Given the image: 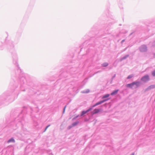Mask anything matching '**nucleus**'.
<instances>
[{
	"label": "nucleus",
	"mask_w": 155,
	"mask_h": 155,
	"mask_svg": "<svg viewBox=\"0 0 155 155\" xmlns=\"http://www.w3.org/2000/svg\"><path fill=\"white\" fill-rule=\"evenodd\" d=\"M141 85V82L140 81H135L131 83L126 84L125 86L126 87L129 88L131 89L137 88Z\"/></svg>",
	"instance_id": "f257e3e1"
},
{
	"label": "nucleus",
	"mask_w": 155,
	"mask_h": 155,
	"mask_svg": "<svg viewBox=\"0 0 155 155\" xmlns=\"http://www.w3.org/2000/svg\"><path fill=\"white\" fill-rule=\"evenodd\" d=\"M150 80L149 76L148 74H146L142 77L140 79L141 81L144 83H146Z\"/></svg>",
	"instance_id": "f03ea898"
},
{
	"label": "nucleus",
	"mask_w": 155,
	"mask_h": 155,
	"mask_svg": "<svg viewBox=\"0 0 155 155\" xmlns=\"http://www.w3.org/2000/svg\"><path fill=\"white\" fill-rule=\"evenodd\" d=\"M139 50L141 52H145L147 51V47L145 45H142L139 48Z\"/></svg>",
	"instance_id": "7ed1b4c3"
},
{
	"label": "nucleus",
	"mask_w": 155,
	"mask_h": 155,
	"mask_svg": "<svg viewBox=\"0 0 155 155\" xmlns=\"http://www.w3.org/2000/svg\"><path fill=\"white\" fill-rule=\"evenodd\" d=\"M92 109V107H90L89 109L85 111H82L81 112V114L80 115V117H82V116L84 115L85 114L87 113L90 111Z\"/></svg>",
	"instance_id": "20e7f679"
},
{
	"label": "nucleus",
	"mask_w": 155,
	"mask_h": 155,
	"mask_svg": "<svg viewBox=\"0 0 155 155\" xmlns=\"http://www.w3.org/2000/svg\"><path fill=\"white\" fill-rule=\"evenodd\" d=\"M154 88H155V84L151 85L148 86L147 88L145 89V91H147Z\"/></svg>",
	"instance_id": "39448f33"
},
{
	"label": "nucleus",
	"mask_w": 155,
	"mask_h": 155,
	"mask_svg": "<svg viewBox=\"0 0 155 155\" xmlns=\"http://www.w3.org/2000/svg\"><path fill=\"white\" fill-rule=\"evenodd\" d=\"M101 110V109H95L92 111V114H97Z\"/></svg>",
	"instance_id": "423d86ee"
},
{
	"label": "nucleus",
	"mask_w": 155,
	"mask_h": 155,
	"mask_svg": "<svg viewBox=\"0 0 155 155\" xmlns=\"http://www.w3.org/2000/svg\"><path fill=\"white\" fill-rule=\"evenodd\" d=\"M13 63L15 64L16 66H18V65L17 63V57L16 55L15 54L14 56V57H13Z\"/></svg>",
	"instance_id": "0eeeda50"
},
{
	"label": "nucleus",
	"mask_w": 155,
	"mask_h": 155,
	"mask_svg": "<svg viewBox=\"0 0 155 155\" xmlns=\"http://www.w3.org/2000/svg\"><path fill=\"white\" fill-rule=\"evenodd\" d=\"M102 103H103L102 102V101H101L96 103L95 104H94V105H93V106L91 107H92V108L93 107H94L95 106H97L98 105H99L100 104H101Z\"/></svg>",
	"instance_id": "6e6552de"
},
{
	"label": "nucleus",
	"mask_w": 155,
	"mask_h": 155,
	"mask_svg": "<svg viewBox=\"0 0 155 155\" xmlns=\"http://www.w3.org/2000/svg\"><path fill=\"white\" fill-rule=\"evenodd\" d=\"M20 81L21 84H23L26 81L25 78L24 77L21 78L20 79Z\"/></svg>",
	"instance_id": "1a4fd4ad"
},
{
	"label": "nucleus",
	"mask_w": 155,
	"mask_h": 155,
	"mask_svg": "<svg viewBox=\"0 0 155 155\" xmlns=\"http://www.w3.org/2000/svg\"><path fill=\"white\" fill-rule=\"evenodd\" d=\"M119 91V90L117 89L113 91L112 92H111L110 94V95H114L117 94Z\"/></svg>",
	"instance_id": "9d476101"
},
{
	"label": "nucleus",
	"mask_w": 155,
	"mask_h": 155,
	"mask_svg": "<svg viewBox=\"0 0 155 155\" xmlns=\"http://www.w3.org/2000/svg\"><path fill=\"white\" fill-rule=\"evenodd\" d=\"M129 55L127 54L124 56L123 58H121L120 59V61H121L123 60L126 59L127 57L129 56Z\"/></svg>",
	"instance_id": "9b49d317"
},
{
	"label": "nucleus",
	"mask_w": 155,
	"mask_h": 155,
	"mask_svg": "<svg viewBox=\"0 0 155 155\" xmlns=\"http://www.w3.org/2000/svg\"><path fill=\"white\" fill-rule=\"evenodd\" d=\"M7 142L8 143H9L10 142H12L14 143L15 142V140L12 137L9 139V140H8L7 141Z\"/></svg>",
	"instance_id": "f8f14e48"
},
{
	"label": "nucleus",
	"mask_w": 155,
	"mask_h": 155,
	"mask_svg": "<svg viewBox=\"0 0 155 155\" xmlns=\"http://www.w3.org/2000/svg\"><path fill=\"white\" fill-rule=\"evenodd\" d=\"M79 123V121H77L73 123L72 124V126L73 127H74L76 126L78 123Z\"/></svg>",
	"instance_id": "ddd939ff"
},
{
	"label": "nucleus",
	"mask_w": 155,
	"mask_h": 155,
	"mask_svg": "<svg viewBox=\"0 0 155 155\" xmlns=\"http://www.w3.org/2000/svg\"><path fill=\"white\" fill-rule=\"evenodd\" d=\"M23 133L24 134V135L23 134H21V136L22 137H24L25 136V135L28 134L29 133V132L26 130H25L23 132Z\"/></svg>",
	"instance_id": "4468645a"
},
{
	"label": "nucleus",
	"mask_w": 155,
	"mask_h": 155,
	"mask_svg": "<svg viewBox=\"0 0 155 155\" xmlns=\"http://www.w3.org/2000/svg\"><path fill=\"white\" fill-rule=\"evenodd\" d=\"M90 92V90L89 89H87L85 91H83L81 92L82 93H88Z\"/></svg>",
	"instance_id": "2eb2a0df"
},
{
	"label": "nucleus",
	"mask_w": 155,
	"mask_h": 155,
	"mask_svg": "<svg viewBox=\"0 0 155 155\" xmlns=\"http://www.w3.org/2000/svg\"><path fill=\"white\" fill-rule=\"evenodd\" d=\"M108 65V64L107 62H105L102 64V66L104 67H106Z\"/></svg>",
	"instance_id": "dca6fc26"
},
{
	"label": "nucleus",
	"mask_w": 155,
	"mask_h": 155,
	"mask_svg": "<svg viewBox=\"0 0 155 155\" xmlns=\"http://www.w3.org/2000/svg\"><path fill=\"white\" fill-rule=\"evenodd\" d=\"M110 96V94H106L104 95L102 97V99L107 98L108 97Z\"/></svg>",
	"instance_id": "f3484780"
},
{
	"label": "nucleus",
	"mask_w": 155,
	"mask_h": 155,
	"mask_svg": "<svg viewBox=\"0 0 155 155\" xmlns=\"http://www.w3.org/2000/svg\"><path fill=\"white\" fill-rule=\"evenodd\" d=\"M133 76V74H130L129 75L127 78V79H130Z\"/></svg>",
	"instance_id": "a211bd4d"
},
{
	"label": "nucleus",
	"mask_w": 155,
	"mask_h": 155,
	"mask_svg": "<svg viewBox=\"0 0 155 155\" xmlns=\"http://www.w3.org/2000/svg\"><path fill=\"white\" fill-rule=\"evenodd\" d=\"M152 75L153 77H155V70L152 71Z\"/></svg>",
	"instance_id": "6ab92c4d"
},
{
	"label": "nucleus",
	"mask_w": 155,
	"mask_h": 155,
	"mask_svg": "<svg viewBox=\"0 0 155 155\" xmlns=\"http://www.w3.org/2000/svg\"><path fill=\"white\" fill-rule=\"evenodd\" d=\"M80 115H78L77 116H76L74 117L72 119V120H74L75 119H76V118H77L78 117H80Z\"/></svg>",
	"instance_id": "aec40b11"
},
{
	"label": "nucleus",
	"mask_w": 155,
	"mask_h": 155,
	"mask_svg": "<svg viewBox=\"0 0 155 155\" xmlns=\"http://www.w3.org/2000/svg\"><path fill=\"white\" fill-rule=\"evenodd\" d=\"M109 99V98H106V99H105L104 100H102V101L103 103L104 102H105L106 101H107Z\"/></svg>",
	"instance_id": "412c9836"
},
{
	"label": "nucleus",
	"mask_w": 155,
	"mask_h": 155,
	"mask_svg": "<svg viewBox=\"0 0 155 155\" xmlns=\"http://www.w3.org/2000/svg\"><path fill=\"white\" fill-rule=\"evenodd\" d=\"M50 125H49L46 126V127H45V128L44 131V132H45L46 130L50 126Z\"/></svg>",
	"instance_id": "4be33fe9"
},
{
	"label": "nucleus",
	"mask_w": 155,
	"mask_h": 155,
	"mask_svg": "<svg viewBox=\"0 0 155 155\" xmlns=\"http://www.w3.org/2000/svg\"><path fill=\"white\" fill-rule=\"evenodd\" d=\"M73 127V126H72V124L71 125H70L68 127V130H69L70 129H71Z\"/></svg>",
	"instance_id": "5701e85b"
},
{
	"label": "nucleus",
	"mask_w": 155,
	"mask_h": 155,
	"mask_svg": "<svg viewBox=\"0 0 155 155\" xmlns=\"http://www.w3.org/2000/svg\"><path fill=\"white\" fill-rule=\"evenodd\" d=\"M4 99V98H3V97H0V101H2Z\"/></svg>",
	"instance_id": "b1692460"
},
{
	"label": "nucleus",
	"mask_w": 155,
	"mask_h": 155,
	"mask_svg": "<svg viewBox=\"0 0 155 155\" xmlns=\"http://www.w3.org/2000/svg\"><path fill=\"white\" fill-rule=\"evenodd\" d=\"M66 106H65L64 108V109H63V113H64V111H65V109L66 108Z\"/></svg>",
	"instance_id": "393cba45"
},
{
	"label": "nucleus",
	"mask_w": 155,
	"mask_h": 155,
	"mask_svg": "<svg viewBox=\"0 0 155 155\" xmlns=\"http://www.w3.org/2000/svg\"><path fill=\"white\" fill-rule=\"evenodd\" d=\"M101 71H98L95 73L94 74H93V75H94L95 74H97V73L100 72Z\"/></svg>",
	"instance_id": "a878e982"
},
{
	"label": "nucleus",
	"mask_w": 155,
	"mask_h": 155,
	"mask_svg": "<svg viewBox=\"0 0 155 155\" xmlns=\"http://www.w3.org/2000/svg\"><path fill=\"white\" fill-rule=\"evenodd\" d=\"M116 77V74H114L112 77V78L113 79Z\"/></svg>",
	"instance_id": "bb28decb"
},
{
	"label": "nucleus",
	"mask_w": 155,
	"mask_h": 155,
	"mask_svg": "<svg viewBox=\"0 0 155 155\" xmlns=\"http://www.w3.org/2000/svg\"><path fill=\"white\" fill-rule=\"evenodd\" d=\"M125 41V39L122 40L121 41V43H123Z\"/></svg>",
	"instance_id": "cd10ccee"
},
{
	"label": "nucleus",
	"mask_w": 155,
	"mask_h": 155,
	"mask_svg": "<svg viewBox=\"0 0 155 155\" xmlns=\"http://www.w3.org/2000/svg\"><path fill=\"white\" fill-rule=\"evenodd\" d=\"M153 57L154 58H155V53H153Z\"/></svg>",
	"instance_id": "c85d7f7f"
},
{
	"label": "nucleus",
	"mask_w": 155,
	"mask_h": 155,
	"mask_svg": "<svg viewBox=\"0 0 155 155\" xmlns=\"http://www.w3.org/2000/svg\"><path fill=\"white\" fill-rule=\"evenodd\" d=\"M113 79H112V78H111V81H110V83H111V82H112V81H113Z\"/></svg>",
	"instance_id": "c756f323"
},
{
	"label": "nucleus",
	"mask_w": 155,
	"mask_h": 155,
	"mask_svg": "<svg viewBox=\"0 0 155 155\" xmlns=\"http://www.w3.org/2000/svg\"><path fill=\"white\" fill-rule=\"evenodd\" d=\"M113 79H112V78H111V81H110V83H111V82H112V81H113Z\"/></svg>",
	"instance_id": "7c9ffc66"
},
{
	"label": "nucleus",
	"mask_w": 155,
	"mask_h": 155,
	"mask_svg": "<svg viewBox=\"0 0 155 155\" xmlns=\"http://www.w3.org/2000/svg\"><path fill=\"white\" fill-rule=\"evenodd\" d=\"M130 155H134V153H132Z\"/></svg>",
	"instance_id": "2f4dec72"
},
{
	"label": "nucleus",
	"mask_w": 155,
	"mask_h": 155,
	"mask_svg": "<svg viewBox=\"0 0 155 155\" xmlns=\"http://www.w3.org/2000/svg\"><path fill=\"white\" fill-rule=\"evenodd\" d=\"M133 34V33H131V34H130V36L131 35Z\"/></svg>",
	"instance_id": "473e14b6"
},
{
	"label": "nucleus",
	"mask_w": 155,
	"mask_h": 155,
	"mask_svg": "<svg viewBox=\"0 0 155 155\" xmlns=\"http://www.w3.org/2000/svg\"><path fill=\"white\" fill-rule=\"evenodd\" d=\"M126 49H127V48H126L124 50V51H125V50Z\"/></svg>",
	"instance_id": "72a5a7b5"
},
{
	"label": "nucleus",
	"mask_w": 155,
	"mask_h": 155,
	"mask_svg": "<svg viewBox=\"0 0 155 155\" xmlns=\"http://www.w3.org/2000/svg\"><path fill=\"white\" fill-rule=\"evenodd\" d=\"M18 69H19V68H19V67H18Z\"/></svg>",
	"instance_id": "f704fd0d"
},
{
	"label": "nucleus",
	"mask_w": 155,
	"mask_h": 155,
	"mask_svg": "<svg viewBox=\"0 0 155 155\" xmlns=\"http://www.w3.org/2000/svg\"><path fill=\"white\" fill-rule=\"evenodd\" d=\"M19 71H21V70L20 69Z\"/></svg>",
	"instance_id": "c9c22d12"
}]
</instances>
